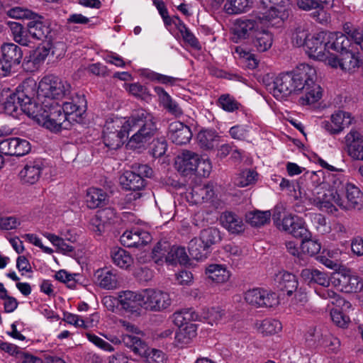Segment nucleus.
<instances>
[{
	"mask_svg": "<svg viewBox=\"0 0 363 363\" xmlns=\"http://www.w3.org/2000/svg\"><path fill=\"white\" fill-rule=\"evenodd\" d=\"M272 216L269 211L255 210L246 213V222L252 227H261L269 223L270 218Z\"/></svg>",
	"mask_w": 363,
	"mask_h": 363,
	"instance_id": "obj_35",
	"label": "nucleus"
},
{
	"mask_svg": "<svg viewBox=\"0 0 363 363\" xmlns=\"http://www.w3.org/2000/svg\"><path fill=\"white\" fill-rule=\"evenodd\" d=\"M311 236V233L310 232V236L308 238H301L303 240L301 249L303 254L313 256L320 252L321 245L317 240H312Z\"/></svg>",
	"mask_w": 363,
	"mask_h": 363,
	"instance_id": "obj_53",
	"label": "nucleus"
},
{
	"mask_svg": "<svg viewBox=\"0 0 363 363\" xmlns=\"http://www.w3.org/2000/svg\"><path fill=\"white\" fill-rule=\"evenodd\" d=\"M286 3L272 0H260L257 16L264 28L267 23L279 26L289 16Z\"/></svg>",
	"mask_w": 363,
	"mask_h": 363,
	"instance_id": "obj_7",
	"label": "nucleus"
},
{
	"mask_svg": "<svg viewBox=\"0 0 363 363\" xmlns=\"http://www.w3.org/2000/svg\"><path fill=\"white\" fill-rule=\"evenodd\" d=\"M351 116L349 113L343 111H337L330 116V121H323L321 122V128L328 134L337 135L351 124Z\"/></svg>",
	"mask_w": 363,
	"mask_h": 363,
	"instance_id": "obj_16",
	"label": "nucleus"
},
{
	"mask_svg": "<svg viewBox=\"0 0 363 363\" xmlns=\"http://www.w3.org/2000/svg\"><path fill=\"white\" fill-rule=\"evenodd\" d=\"M273 35L268 30L262 28L256 33L252 39V46L259 52L267 51L272 45Z\"/></svg>",
	"mask_w": 363,
	"mask_h": 363,
	"instance_id": "obj_31",
	"label": "nucleus"
},
{
	"mask_svg": "<svg viewBox=\"0 0 363 363\" xmlns=\"http://www.w3.org/2000/svg\"><path fill=\"white\" fill-rule=\"evenodd\" d=\"M309 38L308 30L304 26H298L292 35V43L298 46H306V41Z\"/></svg>",
	"mask_w": 363,
	"mask_h": 363,
	"instance_id": "obj_56",
	"label": "nucleus"
},
{
	"mask_svg": "<svg viewBox=\"0 0 363 363\" xmlns=\"http://www.w3.org/2000/svg\"><path fill=\"white\" fill-rule=\"evenodd\" d=\"M301 278L306 282L315 283L328 287L330 285V279L326 273L313 268L303 269L301 272Z\"/></svg>",
	"mask_w": 363,
	"mask_h": 363,
	"instance_id": "obj_29",
	"label": "nucleus"
},
{
	"mask_svg": "<svg viewBox=\"0 0 363 363\" xmlns=\"http://www.w3.org/2000/svg\"><path fill=\"white\" fill-rule=\"evenodd\" d=\"M333 0H315V11L313 13V16L316 18L317 21H321L325 15L324 9L330 6Z\"/></svg>",
	"mask_w": 363,
	"mask_h": 363,
	"instance_id": "obj_62",
	"label": "nucleus"
},
{
	"mask_svg": "<svg viewBox=\"0 0 363 363\" xmlns=\"http://www.w3.org/2000/svg\"><path fill=\"white\" fill-rule=\"evenodd\" d=\"M21 142L18 138H9L0 141V153L6 155L21 156Z\"/></svg>",
	"mask_w": 363,
	"mask_h": 363,
	"instance_id": "obj_41",
	"label": "nucleus"
},
{
	"mask_svg": "<svg viewBox=\"0 0 363 363\" xmlns=\"http://www.w3.org/2000/svg\"><path fill=\"white\" fill-rule=\"evenodd\" d=\"M70 88L69 83L57 76L52 74L45 76L39 82L38 88V100L41 104L36 102L38 106L42 108L41 113L47 114L49 112L48 108L44 106L43 102L52 103L62 99L70 93Z\"/></svg>",
	"mask_w": 363,
	"mask_h": 363,
	"instance_id": "obj_3",
	"label": "nucleus"
},
{
	"mask_svg": "<svg viewBox=\"0 0 363 363\" xmlns=\"http://www.w3.org/2000/svg\"><path fill=\"white\" fill-rule=\"evenodd\" d=\"M108 194L101 189L91 187L86 191V203L91 209L102 207L107 204Z\"/></svg>",
	"mask_w": 363,
	"mask_h": 363,
	"instance_id": "obj_27",
	"label": "nucleus"
},
{
	"mask_svg": "<svg viewBox=\"0 0 363 363\" xmlns=\"http://www.w3.org/2000/svg\"><path fill=\"white\" fill-rule=\"evenodd\" d=\"M143 308L150 311H161L172 303V299L168 293L154 289H147L143 291Z\"/></svg>",
	"mask_w": 363,
	"mask_h": 363,
	"instance_id": "obj_11",
	"label": "nucleus"
},
{
	"mask_svg": "<svg viewBox=\"0 0 363 363\" xmlns=\"http://www.w3.org/2000/svg\"><path fill=\"white\" fill-rule=\"evenodd\" d=\"M96 283L107 290L115 289L118 286V279L115 270L108 268L97 269L94 274Z\"/></svg>",
	"mask_w": 363,
	"mask_h": 363,
	"instance_id": "obj_22",
	"label": "nucleus"
},
{
	"mask_svg": "<svg viewBox=\"0 0 363 363\" xmlns=\"http://www.w3.org/2000/svg\"><path fill=\"white\" fill-rule=\"evenodd\" d=\"M330 317L333 322L340 328H345L350 322L348 316L345 315L337 308L332 309L330 311Z\"/></svg>",
	"mask_w": 363,
	"mask_h": 363,
	"instance_id": "obj_61",
	"label": "nucleus"
},
{
	"mask_svg": "<svg viewBox=\"0 0 363 363\" xmlns=\"http://www.w3.org/2000/svg\"><path fill=\"white\" fill-rule=\"evenodd\" d=\"M258 173L250 169L241 171L235 177V183L240 187L254 185L258 179Z\"/></svg>",
	"mask_w": 363,
	"mask_h": 363,
	"instance_id": "obj_47",
	"label": "nucleus"
},
{
	"mask_svg": "<svg viewBox=\"0 0 363 363\" xmlns=\"http://www.w3.org/2000/svg\"><path fill=\"white\" fill-rule=\"evenodd\" d=\"M192 201L196 204L202 203L211 200L214 196V191L211 186H196L190 193Z\"/></svg>",
	"mask_w": 363,
	"mask_h": 363,
	"instance_id": "obj_34",
	"label": "nucleus"
},
{
	"mask_svg": "<svg viewBox=\"0 0 363 363\" xmlns=\"http://www.w3.org/2000/svg\"><path fill=\"white\" fill-rule=\"evenodd\" d=\"M196 325L191 323L179 328L175 334V340L182 345L189 344L196 335Z\"/></svg>",
	"mask_w": 363,
	"mask_h": 363,
	"instance_id": "obj_44",
	"label": "nucleus"
},
{
	"mask_svg": "<svg viewBox=\"0 0 363 363\" xmlns=\"http://www.w3.org/2000/svg\"><path fill=\"white\" fill-rule=\"evenodd\" d=\"M6 24L10 28L13 40L21 45L23 42V25L21 22L9 21Z\"/></svg>",
	"mask_w": 363,
	"mask_h": 363,
	"instance_id": "obj_59",
	"label": "nucleus"
},
{
	"mask_svg": "<svg viewBox=\"0 0 363 363\" xmlns=\"http://www.w3.org/2000/svg\"><path fill=\"white\" fill-rule=\"evenodd\" d=\"M312 221L315 227L319 233L325 234L329 232L330 228L327 225V222L325 216L320 213H315L313 215Z\"/></svg>",
	"mask_w": 363,
	"mask_h": 363,
	"instance_id": "obj_63",
	"label": "nucleus"
},
{
	"mask_svg": "<svg viewBox=\"0 0 363 363\" xmlns=\"http://www.w3.org/2000/svg\"><path fill=\"white\" fill-rule=\"evenodd\" d=\"M252 4V0H226L224 10L228 14H240L249 11Z\"/></svg>",
	"mask_w": 363,
	"mask_h": 363,
	"instance_id": "obj_37",
	"label": "nucleus"
},
{
	"mask_svg": "<svg viewBox=\"0 0 363 363\" xmlns=\"http://www.w3.org/2000/svg\"><path fill=\"white\" fill-rule=\"evenodd\" d=\"M119 183L123 189L131 191L125 196L127 202L130 203L141 198L140 191L145 186V182L140 174L133 171H125L120 176Z\"/></svg>",
	"mask_w": 363,
	"mask_h": 363,
	"instance_id": "obj_13",
	"label": "nucleus"
},
{
	"mask_svg": "<svg viewBox=\"0 0 363 363\" xmlns=\"http://www.w3.org/2000/svg\"><path fill=\"white\" fill-rule=\"evenodd\" d=\"M308 335L310 337H317V341L320 345L333 352L337 351L340 346L339 339L332 335L328 331L323 333H321L320 329L311 328L308 330ZM315 341H316V339Z\"/></svg>",
	"mask_w": 363,
	"mask_h": 363,
	"instance_id": "obj_25",
	"label": "nucleus"
},
{
	"mask_svg": "<svg viewBox=\"0 0 363 363\" xmlns=\"http://www.w3.org/2000/svg\"><path fill=\"white\" fill-rule=\"evenodd\" d=\"M315 69L308 64H301L294 71L278 76L269 90L278 100L302 91L304 95L300 98V103L313 104L322 96L321 87L315 82Z\"/></svg>",
	"mask_w": 363,
	"mask_h": 363,
	"instance_id": "obj_2",
	"label": "nucleus"
},
{
	"mask_svg": "<svg viewBox=\"0 0 363 363\" xmlns=\"http://www.w3.org/2000/svg\"><path fill=\"white\" fill-rule=\"evenodd\" d=\"M277 278L279 279V287L286 294L291 296L298 288V281L295 275L284 272L280 273Z\"/></svg>",
	"mask_w": 363,
	"mask_h": 363,
	"instance_id": "obj_40",
	"label": "nucleus"
},
{
	"mask_svg": "<svg viewBox=\"0 0 363 363\" xmlns=\"http://www.w3.org/2000/svg\"><path fill=\"white\" fill-rule=\"evenodd\" d=\"M343 30L344 34L335 33L336 52L363 51V29L347 23Z\"/></svg>",
	"mask_w": 363,
	"mask_h": 363,
	"instance_id": "obj_8",
	"label": "nucleus"
},
{
	"mask_svg": "<svg viewBox=\"0 0 363 363\" xmlns=\"http://www.w3.org/2000/svg\"><path fill=\"white\" fill-rule=\"evenodd\" d=\"M118 300L121 308L131 313L139 315L143 308V292L124 291L118 294Z\"/></svg>",
	"mask_w": 363,
	"mask_h": 363,
	"instance_id": "obj_21",
	"label": "nucleus"
},
{
	"mask_svg": "<svg viewBox=\"0 0 363 363\" xmlns=\"http://www.w3.org/2000/svg\"><path fill=\"white\" fill-rule=\"evenodd\" d=\"M212 170V164L209 159L203 158L199 155V161L196 165L194 174L199 177H208Z\"/></svg>",
	"mask_w": 363,
	"mask_h": 363,
	"instance_id": "obj_55",
	"label": "nucleus"
},
{
	"mask_svg": "<svg viewBox=\"0 0 363 363\" xmlns=\"http://www.w3.org/2000/svg\"><path fill=\"white\" fill-rule=\"evenodd\" d=\"M340 69L345 72H352L359 67V59L356 54L359 52L342 51Z\"/></svg>",
	"mask_w": 363,
	"mask_h": 363,
	"instance_id": "obj_46",
	"label": "nucleus"
},
{
	"mask_svg": "<svg viewBox=\"0 0 363 363\" xmlns=\"http://www.w3.org/2000/svg\"><path fill=\"white\" fill-rule=\"evenodd\" d=\"M137 126L131 123L130 118L128 120L121 118H109L106 120L104 128V136L111 134H117V136H125L134 131Z\"/></svg>",
	"mask_w": 363,
	"mask_h": 363,
	"instance_id": "obj_15",
	"label": "nucleus"
},
{
	"mask_svg": "<svg viewBox=\"0 0 363 363\" xmlns=\"http://www.w3.org/2000/svg\"><path fill=\"white\" fill-rule=\"evenodd\" d=\"M86 337L91 343L101 350L107 352H113L114 350L113 347L109 342L93 333H86Z\"/></svg>",
	"mask_w": 363,
	"mask_h": 363,
	"instance_id": "obj_60",
	"label": "nucleus"
},
{
	"mask_svg": "<svg viewBox=\"0 0 363 363\" xmlns=\"http://www.w3.org/2000/svg\"><path fill=\"white\" fill-rule=\"evenodd\" d=\"M24 239L27 242L40 247L43 252L46 254L52 255L54 252L51 247L44 246L41 242V240L35 234H26L24 235Z\"/></svg>",
	"mask_w": 363,
	"mask_h": 363,
	"instance_id": "obj_64",
	"label": "nucleus"
},
{
	"mask_svg": "<svg viewBox=\"0 0 363 363\" xmlns=\"http://www.w3.org/2000/svg\"><path fill=\"white\" fill-rule=\"evenodd\" d=\"M262 28L257 14H254L249 18L238 19L234 25V33L239 38L245 39L250 35L255 36Z\"/></svg>",
	"mask_w": 363,
	"mask_h": 363,
	"instance_id": "obj_19",
	"label": "nucleus"
},
{
	"mask_svg": "<svg viewBox=\"0 0 363 363\" xmlns=\"http://www.w3.org/2000/svg\"><path fill=\"white\" fill-rule=\"evenodd\" d=\"M113 262L122 269H128L133 262L131 255L125 250L116 247L111 250Z\"/></svg>",
	"mask_w": 363,
	"mask_h": 363,
	"instance_id": "obj_43",
	"label": "nucleus"
},
{
	"mask_svg": "<svg viewBox=\"0 0 363 363\" xmlns=\"http://www.w3.org/2000/svg\"><path fill=\"white\" fill-rule=\"evenodd\" d=\"M189 260L185 248L179 246L171 247L165 256L166 262L172 265L177 264L184 265L189 262Z\"/></svg>",
	"mask_w": 363,
	"mask_h": 363,
	"instance_id": "obj_33",
	"label": "nucleus"
},
{
	"mask_svg": "<svg viewBox=\"0 0 363 363\" xmlns=\"http://www.w3.org/2000/svg\"><path fill=\"white\" fill-rule=\"evenodd\" d=\"M151 240V235L140 228L126 230L120 238L121 243L127 247H141L149 244Z\"/></svg>",
	"mask_w": 363,
	"mask_h": 363,
	"instance_id": "obj_17",
	"label": "nucleus"
},
{
	"mask_svg": "<svg viewBox=\"0 0 363 363\" xmlns=\"http://www.w3.org/2000/svg\"><path fill=\"white\" fill-rule=\"evenodd\" d=\"M2 57L6 62H9L11 68L21 62L22 57L21 49L12 43H4L1 48Z\"/></svg>",
	"mask_w": 363,
	"mask_h": 363,
	"instance_id": "obj_30",
	"label": "nucleus"
},
{
	"mask_svg": "<svg viewBox=\"0 0 363 363\" xmlns=\"http://www.w3.org/2000/svg\"><path fill=\"white\" fill-rule=\"evenodd\" d=\"M188 247L189 254L194 259L202 260L207 257L208 248L206 247L200 237L191 239Z\"/></svg>",
	"mask_w": 363,
	"mask_h": 363,
	"instance_id": "obj_42",
	"label": "nucleus"
},
{
	"mask_svg": "<svg viewBox=\"0 0 363 363\" xmlns=\"http://www.w3.org/2000/svg\"><path fill=\"white\" fill-rule=\"evenodd\" d=\"M123 344L135 354L145 357L147 363H165L164 354L156 349H150L138 337L125 336Z\"/></svg>",
	"mask_w": 363,
	"mask_h": 363,
	"instance_id": "obj_10",
	"label": "nucleus"
},
{
	"mask_svg": "<svg viewBox=\"0 0 363 363\" xmlns=\"http://www.w3.org/2000/svg\"><path fill=\"white\" fill-rule=\"evenodd\" d=\"M199 157V155L194 152L183 150L175 158V168L184 176L193 174L195 172Z\"/></svg>",
	"mask_w": 363,
	"mask_h": 363,
	"instance_id": "obj_20",
	"label": "nucleus"
},
{
	"mask_svg": "<svg viewBox=\"0 0 363 363\" xmlns=\"http://www.w3.org/2000/svg\"><path fill=\"white\" fill-rule=\"evenodd\" d=\"M345 190L347 199V201L345 202V204L348 206L347 209L354 208L363 203V194L357 186L352 184L347 183Z\"/></svg>",
	"mask_w": 363,
	"mask_h": 363,
	"instance_id": "obj_38",
	"label": "nucleus"
},
{
	"mask_svg": "<svg viewBox=\"0 0 363 363\" xmlns=\"http://www.w3.org/2000/svg\"><path fill=\"white\" fill-rule=\"evenodd\" d=\"M118 216L112 208H106L97 211L95 216L91 220L92 230L98 235H101L106 228L118 221Z\"/></svg>",
	"mask_w": 363,
	"mask_h": 363,
	"instance_id": "obj_18",
	"label": "nucleus"
},
{
	"mask_svg": "<svg viewBox=\"0 0 363 363\" xmlns=\"http://www.w3.org/2000/svg\"><path fill=\"white\" fill-rule=\"evenodd\" d=\"M199 237L208 249L221 240L220 230L216 228H208L201 230Z\"/></svg>",
	"mask_w": 363,
	"mask_h": 363,
	"instance_id": "obj_49",
	"label": "nucleus"
},
{
	"mask_svg": "<svg viewBox=\"0 0 363 363\" xmlns=\"http://www.w3.org/2000/svg\"><path fill=\"white\" fill-rule=\"evenodd\" d=\"M347 151L354 160H363V141L361 138H347Z\"/></svg>",
	"mask_w": 363,
	"mask_h": 363,
	"instance_id": "obj_45",
	"label": "nucleus"
},
{
	"mask_svg": "<svg viewBox=\"0 0 363 363\" xmlns=\"http://www.w3.org/2000/svg\"><path fill=\"white\" fill-rule=\"evenodd\" d=\"M220 221L221 225L232 234H240L245 230L242 219L231 211L223 212Z\"/></svg>",
	"mask_w": 363,
	"mask_h": 363,
	"instance_id": "obj_24",
	"label": "nucleus"
},
{
	"mask_svg": "<svg viewBox=\"0 0 363 363\" xmlns=\"http://www.w3.org/2000/svg\"><path fill=\"white\" fill-rule=\"evenodd\" d=\"M50 49V48L42 46L30 51L29 56L27 57L28 59L24 60V71L33 72L37 70L40 65L48 56Z\"/></svg>",
	"mask_w": 363,
	"mask_h": 363,
	"instance_id": "obj_23",
	"label": "nucleus"
},
{
	"mask_svg": "<svg viewBox=\"0 0 363 363\" xmlns=\"http://www.w3.org/2000/svg\"><path fill=\"white\" fill-rule=\"evenodd\" d=\"M43 236L57 247V252L65 255H69L74 252V247L67 244L62 237L50 233H44Z\"/></svg>",
	"mask_w": 363,
	"mask_h": 363,
	"instance_id": "obj_48",
	"label": "nucleus"
},
{
	"mask_svg": "<svg viewBox=\"0 0 363 363\" xmlns=\"http://www.w3.org/2000/svg\"><path fill=\"white\" fill-rule=\"evenodd\" d=\"M167 148V144L164 138H156L152 142L151 150L155 157H160L164 155Z\"/></svg>",
	"mask_w": 363,
	"mask_h": 363,
	"instance_id": "obj_58",
	"label": "nucleus"
},
{
	"mask_svg": "<svg viewBox=\"0 0 363 363\" xmlns=\"http://www.w3.org/2000/svg\"><path fill=\"white\" fill-rule=\"evenodd\" d=\"M208 278L216 283H224L230 278V272L221 264H211L206 270Z\"/></svg>",
	"mask_w": 363,
	"mask_h": 363,
	"instance_id": "obj_39",
	"label": "nucleus"
},
{
	"mask_svg": "<svg viewBox=\"0 0 363 363\" xmlns=\"http://www.w3.org/2000/svg\"><path fill=\"white\" fill-rule=\"evenodd\" d=\"M154 117L144 109L136 110L130 117L131 123L137 126L130 131L131 136H152L157 133Z\"/></svg>",
	"mask_w": 363,
	"mask_h": 363,
	"instance_id": "obj_12",
	"label": "nucleus"
},
{
	"mask_svg": "<svg viewBox=\"0 0 363 363\" xmlns=\"http://www.w3.org/2000/svg\"><path fill=\"white\" fill-rule=\"evenodd\" d=\"M21 223L20 218L16 216H1L0 218V229L10 230L16 228Z\"/></svg>",
	"mask_w": 363,
	"mask_h": 363,
	"instance_id": "obj_57",
	"label": "nucleus"
},
{
	"mask_svg": "<svg viewBox=\"0 0 363 363\" xmlns=\"http://www.w3.org/2000/svg\"><path fill=\"white\" fill-rule=\"evenodd\" d=\"M245 300L249 304L257 307H273L279 303L275 293L259 288L247 291L245 294Z\"/></svg>",
	"mask_w": 363,
	"mask_h": 363,
	"instance_id": "obj_14",
	"label": "nucleus"
},
{
	"mask_svg": "<svg viewBox=\"0 0 363 363\" xmlns=\"http://www.w3.org/2000/svg\"><path fill=\"white\" fill-rule=\"evenodd\" d=\"M318 294L322 298L330 300V303L337 307H345L347 308L351 307L350 302L346 301L334 291L326 289L320 291Z\"/></svg>",
	"mask_w": 363,
	"mask_h": 363,
	"instance_id": "obj_51",
	"label": "nucleus"
},
{
	"mask_svg": "<svg viewBox=\"0 0 363 363\" xmlns=\"http://www.w3.org/2000/svg\"><path fill=\"white\" fill-rule=\"evenodd\" d=\"M43 104L49 110L47 114L41 113L42 108L38 106L35 100H32L27 95H24V114L36 124L55 133L62 129H67L69 123H66V121L68 120V117L73 115L77 117L81 116L86 106L84 96L78 94H76L71 101L65 102L62 107L57 101H45Z\"/></svg>",
	"mask_w": 363,
	"mask_h": 363,
	"instance_id": "obj_1",
	"label": "nucleus"
},
{
	"mask_svg": "<svg viewBox=\"0 0 363 363\" xmlns=\"http://www.w3.org/2000/svg\"><path fill=\"white\" fill-rule=\"evenodd\" d=\"M272 219L279 230L286 232L295 238H306L310 236V231L303 219L287 212L283 204H278L275 206Z\"/></svg>",
	"mask_w": 363,
	"mask_h": 363,
	"instance_id": "obj_4",
	"label": "nucleus"
},
{
	"mask_svg": "<svg viewBox=\"0 0 363 363\" xmlns=\"http://www.w3.org/2000/svg\"><path fill=\"white\" fill-rule=\"evenodd\" d=\"M4 109L6 114L20 118L23 114V103L19 93L11 94L4 104Z\"/></svg>",
	"mask_w": 363,
	"mask_h": 363,
	"instance_id": "obj_32",
	"label": "nucleus"
},
{
	"mask_svg": "<svg viewBox=\"0 0 363 363\" xmlns=\"http://www.w3.org/2000/svg\"><path fill=\"white\" fill-rule=\"evenodd\" d=\"M43 162L40 159H36L34 161H28L24 166V177L26 178V182L33 184L35 183L40 177Z\"/></svg>",
	"mask_w": 363,
	"mask_h": 363,
	"instance_id": "obj_36",
	"label": "nucleus"
},
{
	"mask_svg": "<svg viewBox=\"0 0 363 363\" xmlns=\"http://www.w3.org/2000/svg\"><path fill=\"white\" fill-rule=\"evenodd\" d=\"M282 325L278 320L267 318L262 321L258 327L259 333L264 335H272L280 332Z\"/></svg>",
	"mask_w": 363,
	"mask_h": 363,
	"instance_id": "obj_50",
	"label": "nucleus"
},
{
	"mask_svg": "<svg viewBox=\"0 0 363 363\" xmlns=\"http://www.w3.org/2000/svg\"><path fill=\"white\" fill-rule=\"evenodd\" d=\"M218 104L220 107L227 112H234L242 106L233 96L228 94L220 96Z\"/></svg>",
	"mask_w": 363,
	"mask_h": 363,
	"instance_id": "obj_52",
	"label": "nucleus"
},
{
	"mask_svg": "<svg viewBox=\"0 0 363 363\" xmlns=\"http://www.w3.org/2000/svg\"><path fill=\"white\" fill-rule=\"evenodd\" d=\"M42 17L30 10L24 9V25H26V31H24V46H28L32 40H42L48 38L50 33L48 26L42 21Z\"/></svg>",
	"mask_w": 363,
	"mask_h": 363,
	"instance_id": "obj_9",
	"label": "nucleus"
},
{
	"mask_svg": "<svg viewBox=\"0 0 363 363\" xmlns=\"http://www.w3.org/2000/svg\"><path fill=\"white\" fill-rule=\"evenodd\" d=\"M336 51L335 33L320 31L313 34L306 41V52L311 58L323 60L328 50Z\"/></svg>",
	"mask_w": 363,
	"mask_h": 363,
	"instance_id": "obj_6",
	"label": "nucleus"
},
{
	"mask_svg": "<svg viewBox=\"0 0 363 363\" xmlns=\"http://www.w3.org/2000/svg\"><path fill=\"white\" fill-rule=\"evenodd\" d=\"M155 92L157 94L160 104L170 113L179 116L182 114V110L174 101L170 95L161 86H155Z\"/></svg>",
	"mask_w": 363,
	"mask_h": 363,
	"instance_id": "obj_28",
	"label": "nucleus"
},
{
	"mask_svg": "<svg viewBox=\"0 0 363 363\" xmlns=\"http://www.w3.org/2000/svg\"><path fill=\"white\" fill-rule=\"evenodd\" d=\"M223 315L224 311L222 309L213 307L203 309L201 318L206 320L209 324L213 325L221 320Z\"/></svg>",
	"mask_w": 363,
	"mask_h": 363,
	"instance_id": "obj_54",
	"label": "nucleus"
},
{
	"mask_svg": "<svg viewBox=\"0 0 363 363\" xmlns=\"http://www.w3.org/2000/svg\"><path fill=\"white\" fill-rule=\"evenodd\" d=\"M337 276V279L342 286V290L346 292H357L363 286L361 279L358 276L352 274L350 271L339 272Z\"/></svg>",
	"mask_w": 363,
	"mask_h": 363,
	"instance_id": "obj_26",
	"label": "nucleus"
},
{
	"mask_svg": "<svg viewBox=\"0 0 363 363\" xmlns=\"http://www.w3.org/2000/svg\"><path fill=\"white\" fill-rule=\"evenodd\" d=\"M307 198L320 209L330 213L336 211L335 205L345 210L348 208L340 194L333 189H327L325 184L315 186L311 194H307Z\"/></svg>",
	"mask_w": 363,
	"mask_h": 363,
	"instance_id": "obj_5",
	"label": "nucleus"
}]
</instances>
